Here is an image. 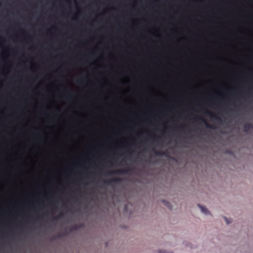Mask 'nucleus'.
Returning a JSON list of instances; mask_svg holds the SVG:
<instances>
[{"label": "nucleus", "mask_w": 253, "mask_h": 253, "mask_svg": "<svg viewBox=\"0 0 253 253\" xmlns=\"http://www.w3.org/2000/svg\"><path fill=\"white\" fill-rule=\"evenodd\" d=\"M78 228L79 227L77 225H74L69 228L66 227L63 231L59 233V236L65 237L70 234L77 231L78 230Z\"/></svg>", "instance_id": "f257e3e1"}, {"label": "nucleus", "mask_w": 253, "mask_h": 253, "mask_svg": "<svg viewBox=\"0 0 253 253\" xmlns=\"http://www.w3.org/2000/svg\"><path fill=\"white\" fill-rule=\"evenodd\" d=\"M130 170V169L129 168H126L124 169H119L113 171H109L108 172V174L109 175H112V174H123L128 173L129 171Z\"/></svg>", "instance_id": "f03ea898"}, {"label": "nucleus", "mask_w": 253, "mask_h": 253, "mask_svg": "<svg viewBox=\"0 0 253 253\" xmlns=\"http://www.w3.org/2000/svg\"><path fill=\"white\" fill-rule=\"evenodd\" d=\"M13 210V208L9 207H0V213H7L12 211Z\"/></svg>", "instance_id": "7ed1b4c3"}, {"label": "nucleus", "mask_w": 253, "mask_h": 253, "mask_svg": "<svg viewBox=\"0 0 253 253\" xmlns=\"http://www.w3.org/2000/svg\"><path fill=\"white\" fill-rule=\"evenodd\" d=\"M44 208V205L43 204H39V203H36V204L34 205L32 207V209L33 210H40Z\"/></svg>", "instance_id": "20e7f679"}, {"label": "nucleus", "mask_w": 253, "mask_h": 253, "mask_svg": "<svg viewBox=\"0 0 253 253\" xmlns=\"http://www.w3.org/2000/svg\"><path fill=\"white\" fill-rule=\"evenodd\" d=\"M153 151L154 152V154H155L156 156H168V153L166 152H164V151H158L155 149H153Z\"/></svg>", "instance_id": "39448f33"}, {"label": "nucleus", "mask_w": 253, "mask_h": 253, "mask_svg": "<svg viewBox=\"0 0 253 253\" xmlns=\"http://www.w3.org/2000/svg\"><path fill=\"white\" fill-rule=\"evenodd\" d=\"M253 128V126L251 123H247L244 126L243 130L244 132H247L250 129H251Z\"/></svg>", "instance_id": "423d86ee"}, {"label": "nucleus", "mask_w": 253, "mask_h": 253, "mask_svg": "<svg viewBox=\"0 0 253 253\" xmlns=\"http://www.w3.org/2000/svg\"><path fill=\"white\" fill-rule=\"evenodd\" d=\"M199 119L204 124L207 128L211 129H214L215 128L213 126L210 125L204 118H200Z\"/></svg>", "instance_id": "0eeeda50"}, {"label": "nucleus", "mask_w": 253, "mask_h": 253, "mask_svg": "<svg viewBox=\"0 0 253 253\" xmlns=\"http://www.w3.org/2000/svg\"><path fill=\"white\" fill-rule=\"evenodd\" d=\"M207 114L209 116H211V117L212 118H213L214 119H215V120H218V121H220V117H218L216 115H213V114H212L211 112H209V111H207Z\"/></svg>", "instance_id": "6e6552de"}, {"label": "nucleus", "mask_w": 253, "mask_h": 253, "mask_svg": "<svg viewBox=\"0 0 253 253\" xmlns=\"http://www.w3.org/2000/svg\"><path fill=\"white\" fill-rule=\"evenodd\" d=\"M121 178H113L110 181H105V183L109 184L111 182H115V183H118L119 182L121 181Z\"/></svg>", "instance_id": "1a4fd4ad"}, {"label": "nucleus", "mask_w": 253, "mask_h": 253, "mask_svg": "<svg viewBox=\"0 0 253 253\" xmlns=\"http://www.w3.org/2000/svg\"><path fill=\"white\" fill-rule=\"evenodd\" d=\"M199 207L201 209V211L203 213H204L205 214H207L209 212L208 209L206 207H205L204 206H200V205H199Z\"/></svg>", "instance_id": "9d476101"}, {"label": "nucleus", "mask_w": 253, "mask_h": 253, "mask_svg": "<svg viewBox=\"0 0 253 253\" xmlns=\"http://www.w3.org/2000/svg\"><path fill=\"white\" fill-rule=\"evenodd\" d=\"M158 253H173L169 252L167 250H158Z\"/></svg>", "instance_id": "9b49d317"}, {"label": "nucleus", "mask_w": 253, "mask_h": 253, "mask_svg": "<svg viewBox=\"0 0 253 253\" xmlns=\"http://www.w3.org/2000/svg\"><path fill=\"white\" fill-rule=\"evenodd\" d=\"M0 221H22L21 220H0Z\"/></svg>", "instance_id": "f8f14e48"}, {"label": "nucleus", "mask_w": 253, "mask_h": 253, "mask_svg": "<svg viewBox=\"0 0 253 253\" xmlns=\"http://www.w3.org/2000/svg\"><path fill=\"white\" fill-rule=\"evenodd\" d=\"M21 233L23 234H25V232H21ZM21 235V233H18V236H20Z\"/></svg>", "instance_id": "ddd939ff"}, {"label": "nucleus", "mask_w": 253, "mask_h": 253, "mask_svg": "<svg viewBox=\"0 0 253 253\" xmlns=\"http://www.w3.org/2000/svg\"><path fill=\"white\" fill-rule=\"evenodd\" d=\"M80 223H81V225H80V227H82V226H84V224H83V223H84V222H80Z\"/></svg>", "instance_id": "4468645a"}, {"label": "nucleus", "mask_w": 253, "mask_h": 253, "mask_svg": "<svg viewBox=\"0 0 253 253\" xmlns=\"http://www.w3.org/2000/svg\"><path fill=\"white\" fill-rule=\"evenodd\" d=\"M51 207L52 208H54V205L53 204H52V205H51Z\"/></svg>", "instance_id": "2eb2a0df"}, {"label": "nucleus", "mask_w": 253, "mask_h": 253, "mask_svg": "<svg viewBox=\"0 0 253 253\" xmlns=\"http://www.w3.org/2000/svg\"><path fill=\"white\" fill-rule=\"evenodd\" d=\"M122 228H126V226L123 225V226H122Z\"/></svg>", "instance_id": "dca6fc26"}, {"label": "nucleus", "mask_w": 253, "mask_h": 253, "mask_svg": "<svg viewBox=\"0 0 253 253\" xmlns=\"http://www.w3.org/2000/svg\"><path fill=\"white\" fill-rule=\"evenodd\" d=\"M106 247L107 246V243H106Z\"/></svg>", "instance_id": "f3484780"}]
</instances>
